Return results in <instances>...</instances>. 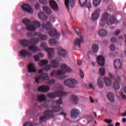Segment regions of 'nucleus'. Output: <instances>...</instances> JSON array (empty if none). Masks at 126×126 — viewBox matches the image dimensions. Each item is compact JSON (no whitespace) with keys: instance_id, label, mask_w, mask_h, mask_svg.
Listing matches in <instances>:
<instances>
[{"instance_id":"nucleus-1","label":"nucleus","mask_w":126,"mask_h":126,"mask_svg":"<svg viewBox=\"0 0 126 126\" xmlns=\"http://www.w3.org/2000/svg\"><path fill=\"white\" fill-rule=\"evenodd\" d=\"M47 64V60H41L40 62V66H43V65H45V66L43 68L39 70V73L40 74V75L38 76L37 77H36L35 82H36V83H39V80H40L41 78H42L44 80H49V75L47 73H43V70L48 71V70H50V69H51V68H52V66L50 64Z\"/></svg>"},{"instance_id":"nucleus-2","label":"nucleus","mask_w":126,"mask_h":126,"mask_svg":"<svg viewBox=\"0 0 126 126\" xmlns=\"http://www.w3.org/2000/svg\"><path fill=\"white\" fill-rule=\"evenodd\" d=\"M42 27L43 29L48 30V34L50 37H57V40L60 39L61 34L55 29H52V24L50 22H47L46 24H42Z\"/></svg>"},{"instance_id":"nucleus-3","label":"nucleus","mask_w":126,"mask_h":126,"mask_svg":"<svg viewBox=\"0 0 126 126\" xmlns=\"http://www.w3.org/2000/svg\"><path fill=\"white\" fill-rule=\"evenodd\" d=\"M40 42V39L38 38H32L29 40L27 39H23L20 41V44L23 47H29L30 44H38Z\"/></svg>"},{"instance_id":"nucleus-4","label":"nucleus","mask_w":126,"mask_h":126,"mask_svg":"<svg viewBox=\"0 0 126 126\" xmlns=\"http://www.w3.org/2000/svg\"><path fill=\"white\" fill-rule=\"evenodd\" d=\"M22 22L24 25L27 26V29L28 31H30L31 32H34L36 30V28L31 24V21L28 19H24Z\"/></svg>"},{"instance_id":"nucleus-5","label":"nucleus","mask_w":126,"mask_h":126,"mask_svg":"<svg viewBox=\"0 0 126 126\" xmlns=\"http://www.w3.org/2000/svg\"><path fill=\"white\" fill-rule=\"evenodd\" d=\"M66 95V93L62 91H57L54 93H50L48 94H47V97L48 98H52V99H54V98H56V97H58L59 96H65Z\"/></svg>"},{"instance_id":"nucleus-6","label":"nucleus","mask_w":126,"mask_h":126,"mask_svg":"<svg viewBox=\"0 0 126 126\" xmlns=\"http://www.w3.org/2000/svg\"><path fill=\"white\" fill-rule=\"evenodd\" d=\"M77 81L74 79H67L64 81V84L69 88H75Z\"/></svg>"},{"instance_id":"nucleus-7","label":"nucleus","mask_w":126,"mask_h":126,"mask_svg":"<svg viewBox=\"0 0 126 126\" xmlns=\"http://www.w3.org/2000/svg\"><path fill=\"white\" fill-rule=\"evenodd\" d=\"M70 116L72 119H77V118H79V117H80L79 110L77 109H73L71 110Z\"/></svg>"},{"instance_id":"nucleus-8","label":"nucleus","mask_w":126,"mask_h":126,"mask_svg":"<svg viewBox=\"0 0 126 126\" xmlns=\"http://www.w3.org/2000/svg\"><path fill=\"white\" fill-rule=\"evenodd\" d=\"M100 12H101V9L97 8L94 10V12L92 14V20H97L100 16Z\"/></svg>"},{"instance_id":"nucleus-9","label":"nucleus","mask_w":126,"mask_h":126,"mask_svg":"<svg viewBox=\"0 0 126 126\" xmlns=\"http://www.w3.org/2000/svg\"><path fill=\"white\" fill-rule=\"evenodd\" d=\"M57 52L59 56L62 58H67V52L65 50L59 48L57 49Z\"/></svg>"},{"instance_id":"nucleus-10","label":"nucleus","mask_w":126,"mask_h":126,"mask_svg":"<svg viewBox=\"0 0 126 126\" xmlns=\"http://www.w3.org/2000/svg\"><path fill=\"white\" fill-rule=\"evenodd\" d=\"M51 88L50 87L46 85H42L40 86L38 90L39 92H41L42 93H47V92H49Z\"/></svg>"},{"instance_id":"nucleus-11","label":"nucleus","mask_w":126,"mask_h":126,"mask_svg":"<svg viewBox=\"0 0 126 126\" xmlns=\"http://www.w3.org/2000/svg\"><path fill=\"white\" fill-rule=\"evenodd\" d=\"M49 4L50 7L54 11H58L59 10V6H58V4L57 2L54 0H50L49 1Z\"/></svg>"},{"instance_id":"nucleus-12","label":"nucleus","mask_w":126,"mask_h":126,"mask_svg":"<svg viewBox=\"0 0 126 126\" xmlns=\"http://www.w3.org/2000/svg\"><path fill=\"white\" fill-rule=\"evenodd\" d=\"M54 104L55 101L53 100H49L44 103L43 106H44L46 109H50L53 107V106H54Z\"/></svg>"},{"instance_id":"nucleus-13","label":"nucleus","mask_w":126,"mask_h":126,"mask_svg":"<svg viewBox=\"0 0 126 126\" xmlns=\"http://www.w3.org/2000/svg\"><path fill=\"white\" fill-rule=\"evenodd\" d=\"M45 51L48 53L49 59H52L55 56V49L47 48L45 49Z\"/></svg>"},{"instance_id":"nucleus-14","label":"nucleus","mask_w":126,"mask_h":126,"mask_svg":"<svg viewBox=\"0 0 126 126\" xmlns=\"http://www.w3.org/2000/svg\"><path fill=\"white\" fill-rule=\"evenodd\" d=\"M22 9L25 11H28L29 13H32L33 12V9L31 8L30 5L27 4H24L22 5Z\"/></svg>"},{"instance_id":"nucleus-15","label":"nucleus","mask_w":126,"mask_h":126,"mask_svg":"<svg viewBox=\"0 0 126 126\" xmlns=\"http://www.w3.org/2000/svg\"><path fill=\"white\" fill-rule=\"evenodd\" d=\"M20 55L21 57L30 58L32 56V53L29 51L23 50L20 52Z\"/></svg>"},{"instance_id":"nucleus-16","label":"nucleus","mask_w":126,"mask_h":126,"mask_svg":"<svg viewBox=\"0 0 126 126\" xmlns=\"http://www.w3.org/2000/svg\"><path fill=\"white\" fill-rule=\"evenodd\" d=\"M69 4L71 7H73L75 4V0H65V5L67 8L69 7Z\"/></svg>"},{"instance_id":"nucleus-17","label":"nucleus","mask_w":126,"mask_h":126,"mask_svg":"<svg viewBox=\"0 0 126 126\" xmlns=\"http://www.w3.org/2000/svg\"><path fill=\"white\" fill-rule=\"evenodd\" d=\"M44 115L47 117L49 119V118H54V116H55V114L53 112V111L50 110H46L44 112Z\"/></svg>"},{"instance_id":"nucleus-18","label":"nucleus","mask_w":126,"mask_h":126,"mask_svg":"<svg viewBox=\"0 0 126 126\" xmlns=\"http://www.w3.org/2000/svg\"><path fill=\"white\" fill-rule=\"evenodd\" d=\"M106 97L111 103L115 102V95H114L112 93H108L106 94Z\"/></svg>"},{"instance_id":"nucleus-19","label":"nucleus","mask_w":126,"mask_h":126,"mask_svg":"<svg viewBox=\"0 0 126 126\" xmlns=\"http://www.w3.org/2000/svg\"><path fill=\"white\" fill-rule=\"evenodd\" d=\"M97 61L98 64L101 66H103L105 64V58L103 56H98L97 58Z\"/></svg>"},{"instance_id":"nucleus-20","label":"nucleus","mask_w":126,"mask_h":126,"mask_svg":"<svg viewBox=\"0 0 126 126\" xmlns=\"http://www.w3.org/2000/svg\"><path fill=\"white\" fill-rule=\"evenodd\" d=\"M113 23L117 24L119 23V21L117 20L114 16H112L110 17V19L107 21V25H112Z\"/></svg>"},{"instance_id":"nucleus-21","label":"nucleus","mask_w":126,"mask_h":126,"mask_svg":"<svg viewBox=\"0 0 126 126\" xmlns=\"http://www.w3.org/2000/svg\"><path fill=\"white\" fill-rule=\"evenodd\" d=\"M114 68L115 69H120L122 66V63H121V60L116 59L114 61Z\"/></svg>"},{"instance_id":"nucleus-22","label":"nucleus","mask_w":126,"mask_h":126,"mask_svg":"<svg viewBox=\"0 0 126 126\" xmlns=\"http://www.w3.org/2000/svg\"><path fill=\"white\" fill-rule=\"evenodd\" d=\"M61 68L64 72H71L72 70L69 68V67L66 65L65 64H63L61 65Z\"/></svg>"},{"instance_id":"nucleus-23","label":"nucleus","mask_w":126,"mask_h":126,"mask_svg":"<svg viewBox=\"0 0 126 126\" xmlns=\"http://www.w3.org/2000/svg\"><path fill=\"white\" fill-rule=\"evenodd\" d=\"M56 74H57L58 76H63V72L62 71V70H59L57 72V71H53L50 74V76L53 77V76H55Z\"/></svg>"},{"instance_id":"nucleus-24","label":"nucleus","mask_w":126,"mask_h":126,"mask_svg":"<svg viewBox=\"0 0 126 126\" xmlns=\"http://www.w3.org/2000/svg\"><path fill=\"white\" fill-rule=\"evenodd\" d=\"M80 39L77 38L74 41V45L75 46H78L79 48H80L81 46L80 44L83 42V37L82 36H80Z\"/></svg>"},{"instance_id":"nucleus-25","label":"nucleus","mask_w":126,"mask_h":126,"mask_svg":"<svg viewBox=\"0 0 126 126\" xmlns=\"http://www.w3.org/2000/svg\"><path fill=\"white\" fill-rule=\"evenodd\" d=\"M28 69L29 72H30L31 73H32V72H35L36 71V68L33 63H31L29 65Z\"/></svg>"},{"instance_id":"nucleus-26","label":"nucleus","mask_w":126,"mask_h":126,"mask_svg":"<svg viewBox=\"0 0 126 126\" xmlns=\"http://www.w3.org/2000/svg\"><path fill=\"white\" fill-rule=\"evenodd\" d=\"M38 18L42 21H46L48 20V16L45 15V13L43 12L39 13L38 15Z\"/></svg>"},{"instance_id":"nucleus-27","label":"nucleus","mask_w":126,"mask_h":126,"mask_svg":"<svg viewBox=\"0 0 126 126\" xmlns=\"http://www.w3.org/2000/svg\"><path fill=\"white\" fill-rule=\"evenodd\" d=\"M29 51H32L33 53H37L39 51H41V49L39 47L35 45H31L29 47Z\"/></svg>"},{"instance_id":"nucleus-28","label":"nucleus","mask_w":126,"mask_h":126,"mask_svg":"<svg viewBox=\"0 0 126 126\" xmlns=\"http://www.w3.org/2000/svg\"><path fill=\"white\" fill-rule=\"evenodd\" d=\"M61 110L62 107H61V105H56L52 106L51 111H52L53 113H58L59 112H61Z\"/></svg>"},{"instance_id":"nucleus-29","label":"nucleus","mask_w":126,"mask_h":126,"mask_svg":"<svg viewBox=\"0 0 126 126\" xmlns=\"http://www.w3.org/2000/svg\"><path fill=\"white\" fill-rule=\"evenodd\" d=\"M98 35L100 37H106L107 35V31L104 29L100 30L98 31Z\"/></svg>"},{"instance_id":"nucleus-30","label":"nucleus","mask_w":126,"mask_h":126,"mask_svg":"<svg viewBox=\"0 0 126 126\" xmlns=\"http://www.w3.org/2000/svg\"><path fill=\"white\" fill-rule=\"evenodd\" d=\"M59 43H58V41H57V40L55 38H52L49 39V45L51 47H53V46H57L58 45Z\"/></svg>"},{"instance_id":"nucleus-31","label":"nucleus","mask_w":126,"mask_h":126,"mask_svg":"<svg viewBox=\"0 0 126 126\" xmlns=\"http://www.w3.org/2000/svg\"><path fill=\"white\" fill-rule=\"evenodd\" d=\"M97 85L99 88H100V89H102L104 87V83L103 82V81H102L101 78H98L97 80Z\"/></svg>"},{"instance_id":"nucleus-32","label":"nucleus","mask_w":126,"mask_h":126,"mask_svg":"<svg viewBox=\"0 0 126 126\" xmlns=\"http://www.w3.org/2000/svg\"><path fill=\"white\" fill-rule=\"evenodd\" d=\"M70 99L74 104H77L78 103V97L76 95L72 94L71 95Z\"/></svg>"},{"instance_id":"nucleus-33","label":"nucleus","mask_w":126,"mask_h":126,"mask_svg":"<svg viewBox=\"0 0 126 126\" xmlns=\"http://www.w3.org/2000/svg\"><path fill=\"white\" fill-rule=\"evenodd\" d=\"M102 2V0H93V4L94 7H97V6L100 5Z\"/></svg>"},{"instance_id":"nucleus-34","label":"nucleus","mask_w":126,"mask_h":126,"mask_svg":"<svg viewBox=\"0 0 126 126\" xmlns=\"http://www.w3.org/2000/svg\"><path fill=\"white\" fill-rule=\"evenodd\" d=\"M104 80L106 86H110L111 84H112V81H111V79L108 77H105L104 78Z\"/></svg>"},{"instance_id":"nucleus-35","label":"nucleus","mask_w":126,"mask_h":126,"mask_svg":"<svg viewBox=\"0 0 126 126\" xmlns=\"http://www.w3.org/2000/svg\"><path fill=\"white\" fill-rule=\"evenodd\" d=\"M37 36L40 37L41 41H46L48 39V36L45 34H42V33L37 34Z\"/></svg>"},{"instance_id":"nucleus-36","label":"nucleus","mask_w":126,"mask_h":126,"mask_svg":"<svg viewBox=\"0 0 126 126\" xmlns=\"http://www.w3.org/2000/svg\"><path fill=\"white\" fill-rule=\"evenodd\" d=\"M43 10L46 12L47 14H52V10L50 9L48 7L44 6L43 7Z\"/></svg>"},{"instance_id":"nucleus-37","label":"nucleus","mask_w":126,"mask_h":126,"mask_svg":"<svg viewBox=\"0 0 126 126\" xmlns=\"http://www.w3.org/2000/svg\"><path fill=\"white\" fill-rule=\"evenodd\" d=\"M51 63L52 65V67L55 68V67H58L59 66V63H58V61L56 60H52L51 62Z\"/></svg>"},{"instance_id":"nucleus-38","label":"nucleus","mask_w":126,"mask_h":126,"mask_svg":"<svg viewBox=\"0 0 126 126\" xmlns=\"http://www.w3.org/2000/svg\"><path fill=\"white\" fill-rule=\"evenodd\" d=\"M92 50L94 53H98V51H99V46L98 45L94 44L93 45Z\"/></svg>"},{"instance_id":"nucleus-39","label":"nucleus","mask_w":126,"mask_h":126,"mask_svg":"<svg viewBox=\"0 0 126 126\" xmlns=\"http://www.w3.org/2000/svg\"><path fill=\"white\" fill-rule=\"evenodd\" d=\"M46 99H47V97L45 94H41L38 96V101H45Z\"/></svg>"},{"instance_id":"nucleus-40","label":"nucleus","mask_w":126,"mask_h":126,"mask_svg":"<svg viewBox=\"0 0 126 126\" xmlns=\"http://www.w3.org/2000/svg\"><path fill=\"white\" fill-rule=\"evenodd\" d=\"M88 0H79L80 5L81 7H84L85 4L87 2Z\"/></svg>"},{"instance_id":"nucleus-41","label":"nucleus","mask_w":126,"mask_h":126,"mask_svg":"<svg viewBox=\"0 0 126 126\" xmlns=\"http://www.w3.org/2000/svg\"><path fill=\"white\" fill-rule=\"evenodd\" d=\"M113 87L114 89H116L117 90H118V89H120V84H119V82H118L117 81H115L113 83Z\"/></svg>"},{"instance_id":"nucleus-42","label":"nucleus","mask_w":126,"mask_h":126,"mask_svg":"<svg viewBox=\"0 0 126 126\" xmlns=\"http://www.w3.org/2000/svg\"><path fill=\"white\" fill-rule=\"evenodd\" d=\"M33 25H32V26L35 27V29H36V28H39V27H41V24L39 22L33 21Z\"/></svg>"},{"instance_id":"nucleus-43","label":"nucleus","mask_w":126,"mask_h":126,"mask_svg":"<svg viewBox=\"0 0 126 126\" xmlns=\"http://www.w3.org/2000/svg\"><path fill=\"white\" fill-rule=\"evenodd\" d=\"M34 34L33 32H28L27 33L28 37H35L38 35V33L37 32H34Z\"/></svg>"},{"instance_id":"nucleus-44","label":"nucleus","mask_w":126,"mask_h":126,"mask_svg":"<svg viewBox=\"0 0 126 126\" xmlns=\"http://www.w3.org/2000/svg\"><path fill=\"white\" fill-rule=\"evenodd\" d=\"M75 31L76 33V34H77V35H78L80 36H81V30L79 29L78 28H76L75 29Z\"/></svg>"},{"instance_id":"nucleus-45","label":"nucleus","mask_w":126,"mask_h":126,"mask_svg":"<svg viewBox=\"0 0 126 126\" xmlns=\"http://www.w3.org/2000/svg\"><path fill=\"white\" fill-rule=\"evenodd\" d=\"M55 83H56V80H55V79L47 80V84L49 85H53V84H55Z\"/></svg>"},{"instance_id":"nucleus-46","label":"nucleus","mask_w":126,"mask_h":126,"mask_svg":"<svg viewBox=\"0 0 126 126\" xmlns=\"http://www.w3.org/2000/svg\"><path fill=\"white\" fill-rule=\"evenodd\" d=\"M47 120H49V118L46 115L41 116L40 118V120L41 122H45V121H47Z\"/></svg>"},{"instance_id":"nucleus-47","label":"nucleus","mask_w":126,"mask_h":126,"mask_svg":"<svg viewBox=\"0 0 126 126\" xmlns=\"http://www.w3.org/2000/svg\"><path fill=\"white\" fill-rule=\"evenodd\" d=\"M106 20L101 19L99 22V24L101 26H102V27L103 26H105V24H106Z\"/></svg>"},{"instance_id":"nucleus-48","label":"nucleus","mask_w":126,"mask_h":126,"mask_svg":"<svg viewBox=\"0 0 126 126\" xmlns=\"http://www.w3.org/2000/svg\"><path fill=\"white\" fill-rule=\"evenodd\" d=\"M108 17H109V14H108L107 13H105L102 15V19H104L105 21H107V19L108 18Z\"/></svg>"},{"instance_id":"nucleus-49","label":"nucleus","mask_w":126,"mask_h":126,"mask_svg":"<svg viewBox=\"0 0 126 126\" xmlns=\"http://www.w3.org/2000/svg\"><path fill=\"white\" fill-rule=\"evenodd\" d=\"M86 6L87 8H88V9H90V8H91L92 7V4H91V2L89 1V2H87V3L86 4Z\"/></svg>"},{"instance_id":"nucleus-50","label":"nucleus","mask_w":126,"mask_h":126,"mask_svg":"<svg viewBox=\"0 0 126 126\" xmlns=\"http://www.w3.org/2000/svg\"><path fill=\"white\" fill-rule=\"evenodd\" d=\"M99 73L101 75H105V69L103 68H99Z\"/></svg>"},{"instance_id":"nucleus-51","label":"nucleus","mask_w":126,"mask_h":126,"mask_svg":"<svg viewBox=\"0 0 126 126\" xmlns=\"http://www.w3.org/2000/svg\"><path fill=\"white\" fill-rule=\"evenodd\" d=\"M56 103L58 105H61V104H63V99H62V98L60 97L56 101Z\"/></svg>"},{"instance_id":"nucleus-52","label":"nucleus","mask_w":126,"mask_h":126,"mask_svg":"<svg viewBox=\"0 0 126 126\" xmlns=\"http://www.w3.org/2000/svg\"><path fill=\"white\" fill-rule=\"evenodd\" d=\"M48 46V44H47L46 42H42L40 45V47L41 48H43L45 49L47 46Z\"/></svg>"},{"instance_id":"nucleus-53","label":"nucleus","mask_w":126,"mask_h":126,"mask_svg":"<svg viewBox=\"0 0 126 126\" xmlns=\"http://www.w3.org/2000/svg\"><path fill=\"white\" fill-rule=\"evenodd\" d=\"M120 96L122 97V99H124V100H126V95H125L124 93L121 92L120 93Z\"/></svg>"},{"instance_id":"nucleus-54","label":"nucleus","mask_w":126,"mask_h":126,"mask_svg":"<svg viewBox=\"0 0 126 126\" xmlns=\"http://www.w3.org/2000/svg\"><path fill=\"white\" fill-rule=\"evenodd\" d=\"M35 62H38L40 60V57H39L38 55H35L33 56Z\"/></svg>"},{"instance_id":"nucleus-55","label":"nucleus","mask_w":126,"mask_h":126,"mask_svg":"<svg viewBox=\"0 0 126 126\" xmlns=\"http://www.w3.org/2000/svg\"><path fill=\"white\" fill-rule=\"evenodd\" d=\"M40 6H41V5H40V4L39 3H36L35 4L34 7H35V9H40Z\"/></svg>"},{"instance_id":"nucleus-56","label":"nucleus","mask_w":126,"mask_h":126,"mask_svg":"<svg viewBox=\"0 0 126 126\" xmlns=\"http://www.w3.org/2000/svg\"><path fill=\"white\" fill-rule=\"evenodd\" d=\"M79 71H80V75L81 78H84V74L83 73V71H82V70L80 69Z\"/></svg>"},{"instance_id":"nucleus-57","label":"nucleus","mask_w":126,"mask_h":126,"mask_svg":"<svg viewBox=\"0 0 126 126\" xmlns=\"http://www.w3.org/2000/svg\"><path fill=\"white\" fill-rule=\"evenodd\" d=\"M110 49L111 51H115L116 50V47H115V45L111 44L110 46Z\"/></svg>"},{"instance_id":"nucleus-58","label":"nucleus","mask_w":126,"mask_h":126,"mask_svg":"<svg viewBox=\"0 0 126 126\" xmlns=\"http://www.w3.org/2000/svg\"><path fill=\"white\" fill-rule=\"evenodd\" d=\"M38 0L41 3H42V4H46L47 3V1L46 0Z\"/></svg>"},{"instance_id":"nucleus-59","label":"nucleus","mask_w":126,"mask_h":126,"mask_svg":"<svg viewBox=\"0 0 126 126\" xmlns=\"http://www.w3.org/2000/svg\"><path fill=\"white\" fill-rule=\"evenodd\" d=\"M32 123H30V122H28V123H25L24 125V126H32Z\"/></svg>"},{"instance_id":"nucleus-60","label":"nucleus","mask_w":126,"mask_h":126,"mask_svg":"<svg viewBox=\"0 0 126 126\" xmlns=\"http://www.w3.org/2000/svg\"><path fill=\"white\" fill-rule=\"evenodd\" d=\"M111 41L112 42V43H116V42L117 41V38H116L115 37H112L111 39Z\"/></svg>"},{"instance_id":"nucleus-61","label":"nucleus","mask_w":126,"mask_h":126,"mask_svg":"<svg viewBox=\"0 0 126 126\" xmlns=\"http://www.w3.org/2000/svg\"><path fill=\"white\" fill-rule=\"evenodd\" d=\"M104 122H105V123H106L107 124H111V123H112V122L113 121H112V120L106 119L104 120Z\"/></svg>"},{"instance_id":"nucleus-62","label":"nucleus","mask_w":126,"mask_h":126,"mask_svg":"<svg viewBox=\"0 0 126 126\" xmlns=\"http://www.w3.org/2000/svg\"><path fill=\"white\" fill-rule=\"evenodd\" d=\"M120 33H121V32L120 31H117L115 32L114 34L115 36H118L120 34Z\"/></svg>"},{"instance_id":"nucleus-63","label":"nucleus","mask_w":126,"mask_h":126,"mask_svg":"<svg viewBox=\"0 0 126 126\" xmlns=\"http://www.w3.org/2000/svg\"><path fill=\"white\" fill-rule=\"evenodd\" d=\"M109 77H110V78H111V79H114V75L112 74V73H109Z\"/></svg>"},{"instance_id":"nucleus-64","label":"nucleus","mask_w":126,"mask_h":126,"mask_svg":"<svg viewBox=\"0 0 126 126\" xmlns=\"http://www.w3.org/2000/svg\"><path fill=\"white\" fill-rule=\"evenodd\" d=\"M90 99L91 103H94V102H95V100H94V99L92 98V96H90Z\"/></svg>"}]
</instances>
